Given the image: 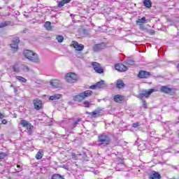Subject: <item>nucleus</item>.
<instances>
[{
    "instance_id": "obj_1",
    "label": "nucleus",
    "mask_w": 179,
    "mask_h": 179,
    "mask_svg": "<svg viewBox=\"0 0 179 179\" xmlns=\"http://www.w3.org/2000/svg\"><path fill=\"white\" fill-rule=\"evenodd\" d=\"M98 142L100 145L104 146V148H107L111 143V137L106 133H102L98 136Z\"/></svg>"
},
{
    "instance_id": "obj_2",
    "label": "nucleus",
    "mask_w": 179,
    "mask_h": 179,
    "mask_svg": "<svg viewBox=\"0 0 179 179\" xmlns=\"http://www.w3.org/2000/svg\"><path fill=\"white\" fill-rule=\"evenodd\" d=\"M23 55H24L25 58L31 61V62H36V64L40 62V59L38 58V55L37 53L33 52L30 50H26L24 51Z\"/></svg>"
},
{
    "instance_id": "obj_3",
    "label": "nucleus",
    "mask_w": 179,
    "mask_h": 179,
    "mask_svg": "<svg viewBox=\"0 0 179 179\" xmlns=\"http://www.w3.org/2000/svg\"><path fill=\"white\" fill-rule=\"evenodd\" d=\"M93 94V91L89 90L83 92H81L73 96V101H77V103H82L83 100L87 99V97H90Z\"/></svg>"
},
{
    "instance_id": "obj_4",
    "label": "nucleus",
    "mask_w": 179,
    "mask_h": 179,
    "mask_svg": "<svg viewBox=\"0 0 179 179\" xmlns=\"http://www.w3.org/2000/svg\"><path fill=\"white\" fill-rule=\"evenodd\" d=\"M20 125H21L22 128H26L28 135H31V134H33L34 126H33L31 123L29 122V121L26 120H21L20 122Z\"/></svg>"
},
{
    "instance_id": "obj_5",
    "label": "nucleus",
    "mask_w": 179,
    "mask_h": 179,
    "mask_svg": "<svg viewBox=\"0 0 179 179\" xmlns=\"http://www.w3.org/2000/svg\"><path fill=\"white\" fill-rule=\"evenodd\" d=\"M64 79L66 80V82H68V83H76V81L79 79V77H78L76 73L69 72L65 75Z\"/></svg>"
},
{
    "instance_id": "obj_6",
    "label": "nucleus",
    "mask_w": 179,
    "mask_h": 179,
    "mask_svg": "<svg viewBox=\"0 0 179 179\" xmlns=\"http://www.w3.org/2000/svg\"><path fill=\"white\" fill-rule=\"evenodd\" d=\"M19 43H20L19 36L13 38L10 47L14 50V52H16L19 50Z\"/></svg>"
},
{
    "instance_id": "obj_7",
    "label": "nucleus",
    "mask_w": 179,
    "mask_h": 179,
    "mask_svg": "<svg viewBox=\"0 0 179 179\" xmlns=\"http://www.w3.org/2000/svg\"><path fill=\"white\" fill-rule=\"evenodd\" d=\"M91 64L92 65L94 71H95L96 73H104V69H103L101 64L96 62H92Z\"/></svg>"
},
{
    "instance_id": "obj_8",
    "label": "nucleus",
    "mask_w": 179,
    "mask_h": 179,
    "mask_svg": "<svg viewBox=\"0 0 179 179\" xmlns=\"http://www.w3.org/2000/svg\"><path fill=\"white\" fill-rule=\"evenodd\" d=\"M103 87H106V83L103 80L97 82L94 85L90 86V89H91L92 90H96L97 89H103Z\"/></svg>"
},
{
    "instance_id": "obj_9",
    "label": "nucleus",
    "mask_w": 179,
    "mask_h": 179,
    "mask_svg": "<svg viewBox=\"0 0 179 179\" xmlns=\"http://www.w3.org/2000/svg\"><path fill=\"white\" fill-rule=\"evenodd\" d=\"M156 90L155 89H150L149 90H143L142 92L139 94L141 99H148L152 94V93H155Z\"/></svg>"
},
{
    "instance_id": "obj_10",
    "label": "nucleus",
    "mask_w": 179,
    "mask_h": 179,
    "mask_svg": "<svg viewBox=\"0 0 179 179\" xmlns=\"http://www.w3.org/2000/svg\"><path fill=\"white\" fill-rule=\"evenodd\" d=\"M33 103H34V107L35 110H38L43 108V101H41L40 99L38 98L34 99L33 101Z\"/></svg>"
},
{
    "instance_id": "obj_11",
    "label": "nucleus",
    "mask_w": 179,
    "mask_h": 179,
    "mask_svg": "<svg viewBox=\"0 0 179 179\" xmlns=\"http://www.w3.org/2000/svg\"><path fill=\"white\" fill-rule=\"evenodd\" d=\"M73 47L75 48L76 51H83L85 50V45L82 43H79L76 41H72Z\"/></svg>"
},
{
    "instance_id": "obj_12",
    "label": "nucleus",
    "mask_w": 179,
    "mask_h": 179,
    "mask_svg": "<svg viewBox=\"0 0 179 179\" xmlns=\"http://www.w3.org/2000/svg\"><path fill=\"white\" fill-rule=\"evenodd\" d=\"M105 48H106V44L102 42L101 43L95 44L93 46V51H94L95 52H97L99 51H101V50H104Z\"/></svg>"
},
{
    "instance_id": "obj_13",
    "label": "nucleus",
    "mask_w": 179,
    "mask_h": 179,
    "mask_svg": "<svg viewBox=\"0 0 179 179\" xmlns=\"http://www.w3.org/2000/svg\"><path fill=\"white\" fill-rule=\"evenodd\" d=\"M136 24H138V26H140V30H145V27L142 25L145 24V23H146V17H143L142 18H138L136 21Z\"/></svg>"
},
{
    "instance_id": "obj_14",
    "label": "nucleus",
    "mask_w": 179,
    "mask_h": 179,
    "mask_svg": "<svg viewBox=\"0 0 179 179\" xmlns=\"http://www.w3.org/2000/svg\"><path fill=\"white\" fill-rule=\"evenodd\" d=\"M150 76V73L149 71H145L143 70H141L139 71L138 74V78H140V79H148Z\"/></svg>"
},
{
    "instance_id": "obj_15",
    "label": "nucleus",
    "mask_w": 179,
    "mask_h": 179,
    "mask_svg": "<svg viewBox=\"0 0 179 179\" xmlns=\"http://www.w3.org/2000/svg\"><path fill=\"white\" fill-rule=\"evenodd\" d=\"M50 85L55 89H58L61 87V81L58 79H52L50 81Z\"/></svg>"
},
{
    "instance_id": "obj_16",
    "label": "nucleus",
    "mask_w": 179,
    "mask_h": 179,
    "mask_svg": "<svg viewBox=\"0 0 179 179\" xmlns=\"http://www.w3.org/2000/svg\"><path fill=\"white\" fill-rule=\"evenodd\" d=\"M86 114L88 115H90V118H98V117H100L101 115V112L99 110H95L92 112H86Z\"/></svg>"
},
{
    "instance_id": "obj_17",
    "label": "nucleus",
    "mask_w": 179,
    "mask_h": 179,
    "mask_svg": "<svg viewBox=\"0 0 179 179\" xmlns=\"http://www.w3.org/2000/svg\"><path fill=\"white\" fill-rule=\"evenodd\" d=\"M115 68L116 71H118L119 72H125V71H128V67L122 64H115Z\"/></svg>"
},
{
    "instance_id": "obj_18",
    "label": "nucleus",
    "mask_w": 179,
    "mask_h": 179,
    "mask_svg": "<svg viewBox=\"0 0 179 179\" xmlns=\"http://www.w3.org/2000/svg\"><path fill=\"white\" fill-rule=\"evenodd\" d=\"M161 92H162V93H166L168 94H174V90L167 86H162L161 87Z\"/></svg>"
},
{
    "instance_id": "obj_19",
    "label": "nucleus",
    "mask_w": 179,
    "mask_h": 179,
    "mask_svg": "<svg viewBox=\"0 0 179 179\" xmlns=\"http://www.w3.org/2000/svg\"><path fill=\"white\" fill-rule=\"evenodd\" d=\"M113 100L115 103H122L125 101V96L122 94H117L113 96Z\"/></svg>"
},
{
    "instance_id": "obj_20",
    "label": "nucleus",
    "mask_w": 179,
    "mask_h": 179,
    "mask_svg": "<svg viewBox=\"0 0 179 179\" xmlns=\"http://www.w3.org/2000/svg\"><path fill=\"white\" fill-rule=\"evenodd\" d=\"M115 86L117 89H124V87H125V83H124V81H122V80L119 79L116 81Z\"/></svg>"
},
{
    "instance_id": "obj_21",
    "label": "nucleus",
    "mask_w": 179,
    "mask_h": 179,
    "mask_svg": "<svg viewBox=\"0 0 179 179\" xmlns=\"http://www.w3.org/2000/svg\"><path fill=\"white\" fill-rule=\"evenodd\" d=\"M59 99H62V94H55L49 97V100L51 101H54V100H59Z\"/></svg>"
},
{
    "instance_id": "obj_22",
    "label": "nucleus",
    "mask_w": 179,
    "mask_h": 179,
    "mask_svg": "<svg viewBox=\"0 0 179 179\" xmlns=\"http://www.w3.org/2000/svg\"><path fill=\"white\" fill-rule=\"evenodd\" d=\"M43 156H44V150H39L38 152L36 153L35 157L36 160H41V159H43Z\"/></svg>"
},
{
    "instance_id": "obj_23",
    "label": "nucleus",
    "mask_w": 179,
    "mask_h": 179,
    "mask_svg": "<svg viewBox=\"0 0 179 179\" xmlns=\"http://www.w3.org/2000/svg\"><path fill=\"white\" fill-rule=\"evenodd\" d=\"M44 27L48 31H51L52 30V25H51V22L46 21L44 24Z\"/></svg>"
},
{
    "instance_id": "obj_24",
    "label": "nucleus",
    "mask_w": 179,
    "mask_h": 179,
    "mask_svg": "<svg viewBox=\"0 0 179 179\" xmlns=\"http://www.w3.org/2000/svg\"><path fill=\"white\" fill-rule=\"evenodd\" d=\"M51 179H65V178L59 173H55L52 176Z\"/></svg>"
},
{
    "instance_id": "obj_25",
    "label": "nucleus",
    "mask_w": 179,
    "mask_h": 179,
    "mask_svg": "<svg viewBox=\"0 0 179 179\" xmlns=\"http://www.w3.org/2000/svg\"><path fill=\"white\" fill-rule=\"evenodd\" d=\"M143 3L145 8H152V1L150 0H144Z\"/></svg>"
},
{
    "instance_id": "obj_26",
    "label": "nucleus",
    "mask_w": 179,
    "mask_h": 179,
    "mask_svg": "<svg viewBox=\"0 0 179 179\" xmlns=\"http://www.w3.org/2000/svg\"><path fill=\"white\" fill-rule=\"evenodd\" d=\"M10 24V21H5L3 22L0 23V29H3V27H6V26H9Z\"/></svg>"
},
{
    "instance_id": "obj_27",
    "label": "nucleus",
    "mask_w": 179,
    "mask_h": 179,
    "mask_svg": "<svg viewBox=\"0 0 179 179\" xmlns=\"http://www.w3.org/2000/svg\"><path fill=\"white\" fill-rule=\"evenodd\" d=\"M15 78L17 79V80H19L20 82H22V83H26V82H27V80L26 78L20 76H17Z\"/></svg>"
},
{
    "instance_id": "obj_28",
    "label": "nucleus",
    "mask_w": 179,
    "mask_h": 179,
    "mask_svg": "<svg viewBox=\"0 0 179 179\" xmlns=\"http://www.w3.org/2000/svg\"><path fill=\"white\" fill-rule=\"evenodd\" d=\"M150 179H157V172L152 171L150 175Z\"/></svg>"
},
{
    "instance_id": "obj_29",
    "label": "nucleus",
    "mask_w": 179,
    "mask_h": 179,
    "mask_svg": "<svg viewBox=\"0 0 179 179\" xmlns=\"http://www.w3.org/2000/svg\"><path fill=\"white\" fill-rule=\"evenodd\" d=\"M56 39L57 40L58 43H62L64 41V36L61 35H57L56 36Z\"/></svg>"
},
{
    "instance_id": "obj_30",
    "label": "nucleus",
    "mask_w": 179,
    "mask_h": 179,
    "mask_svg": "<svg viewBox=\"0 0 179 179\" xmlns=\"http://www.w3.org/2000/svg\"><path fill=\"white\" fill-rule=\"evenodd\" d=\"M8 156V154L3 152H0V160H3L5 157Z\"/></svg>"
},
{
    "instance_id": "obj_31",
    "label": "nucleus",
    "mask_w": 179,
    "mask_h": 179,
    "mask_svg": "<svg viewBox=\"0 0 179 179\" xmlns=\"http://www.w3.org/2000/svg\"><path fill=\"white\" fill-rule=\"evenodd\" d=\"M22 71H24L25 72H29V71H30V69L29 68V66H27V65L22 64Z\"/></svg>"
},
{
    "instance_id": "obj_32",
    "label": "nucleus",
    "mask_w": 179,
    "mask_h": 179,
    "mask_svg": "<svg viewBox=\"0 0 179 179\" xmlns=\"http://www.w3.org/2000/svg\"><path fill=\"white\" fill-rule=\"evenodd\" d=\"M90 101H85L84 102H83V105H84V107L85 108H89V107H90Z\"/></svg>"
},
{
    "instance_id": "obj_33",
    "label": "nucleus",
    "mask_w": 179,
    "mask_h": 179,
    "mask_svg": "<svg viewBox=\"0 0 179 179\" xmlns=\"http://www.w3.org/2000/svg\"><path fill=\"white\" fill-rule=\"evenodd\" d=\"M66 4V3L64 1V0H62L60 1H59L57 6L58 8H62V6H64Z\"/></svg>"
},
{
    "instance_id": "obj_34",
    "label": "nucleus",
    "mask_w": 179,
    "mask_h": 179,
    "mask_svg": "<svg viewBox=\"0 0 179 179\" xmlns=\"http://www.w3.org/2000/svg\"><path fill=\"white\" fill-rule=\"evenodd\" d=\"M81 121H82V120H80V119H77L76 121H75V122L73 123V128L76 127V125H78V124H79V122H80Z\"/></svg>"
},
{
    "instance_id": "obj_35",
    "label": "nucleus",
    "mask_w": 179,
    "mask_h": 179,
    "mask_svg": "<svg viewBox=\"0 0 179 179\" xmlns=\"http://www.w3.org/2000/svg\"><path fill=\"white\" fill-rule=\"evenodd\" d=\"M13 72H17V73H19V72H20V70H19V69L17 68V64H15V65L13 66Z\"/></svg>"
},
{
    "instance_id": "obj_36",
    "label": "nucleus",
    "mask_w": 179,
    "mask_h": 179,
    "mask_svg": "<svg viewBox=\"0 0 179 179\" xmlns=\"http://www.w3.org/2000/svg\"><path fill=\"white\" fill-rule=\"evenodd\" d=\"M141 124L139 123V122H136L135 123H133L132 127L133 128H138V127H140Z\"/></svg>"
},
{
    "instance_id": "obj_37",
    "label": "nucleus",
    "mask_w": 179,
    "mask_h": 179,
    "mask_svg": "<svg viewBox=\"0 0 179 179\" xmlns=\"http://www.w3.org/2000/svg\"><path fill=\"white\" fill-rule=\"evenodd\" d=\"M143 108H148V104L146 103V101H143Z\"/></svg>"
},
{
    "instance_id": "obj_38",
    "label": "nucleus",
    "mask_w": 179,
    "mask_h": 179,
    "mask_svg": "<svg viewBox=\"0 0 179 179\" xmlns=\"http://www.w3.org/2000/svg\"><path fill=\"white\" fill-rule=\"evenodd\" d=\"M1 124H3V125H6V124H8V121L4 119L1 121Z\"/></svg>"
},
{
    "instance_id": "obj_39",
    "label": "nucleus",
    "mask_w": 179,
    "mask_h": 179,
    "mask_svg": "<svg viewBox=\"0 0 179 179\" xmlns=\"http://www.w3.org/2000/svg\"><path fill=\"white\" fill-rule=\"evenodd\" d=\"M76 157H78V155L76 154H75V153H73L72 154V158L73 159H76Z\"/></svg>"
},
{
    "instance_id": "obj_40",
    "label": "nucleus",
    "mask_w": 179,
    "mask_h": 179,
    "mask_svg": "<svg viewBox=\"0 0 179 179\" xmlns=\"http://www.w3.org/2000/svg\"><path fill=\"white\" fill-rule=\"evenodd\" d=\"M64 3H69V2H71V1L72 0H63Z\"/></svg>"
},
{
    "instance_id": "obj_41",
    "label": "nucleus",
    "mask_w": 179,
    "mask_h": 179,
    "mask_svg": "<svg viewBox=\"0 0 179 179\" xmlns=\"http://www.w3.org/2000/svg\"><path fill=\"white\" fill-rule=\"evenodd\" d=\"M5 117V115H3V114L0 113V120H2V118H3Z\"/></svg>"
},
{
    "instance_id": "obj_42",
    "label": "nucleus",
    "mask_w": 179,
    "mask_h": 179,
    "mask_svg": "<svg viewBox=\"0 0 179 179\" xmlns=\"http://www.w3.org/2000/svg\"><path fill=\"white\" fill-rule=\"evenodd\" d=\"M162 178V176H160V173H157V179Z\"/></svg>"
},
{
    "instance_id": "obj_43",
    "label": "nucleus",
    "mask_w": 179,
    "mask_h": 179,
    "mask_svg": "<svg viewBox=\"0 0 179 179\" xmlns=\"http://www.w3.org/2000/svg\"><path fill=\"white\" fill-rule=\"evenodd\" d=\"M14 92L17 93V90L16 89V87L14 88Z\"/></svg>"
},
{
    "instance_id": "obj_44",
    "label": "nucleus",
    "mask_w": 179,
    "mask_h": 179,
    "mask_svg": "<svg viewBox=\"0 0 179 179\" xmlns=\"http://www.w3.org/2000/svg\"><path fill=\"white\" fill-rule=\"evenodd\" d=\"M163 151L162 150H158V153H162Z\"/></svg>"
},
{
    "instance_id": "obj_45",
    "label": "nucleus",
    "mask_w": 179,
    "mask_h": 179,
    "mask_svg": "<svg viewBox=\"0 0 179 179\" xmlns=\"http://www.w3.org/2000/svg\"><path fill=\"white\" fill-rule=\"evenodd\" d=\"M17 169H20V165H17Z\"/></svg>"
},
{
    "instance_id": "obj_46",
    "label": "nucleus",
    "mask_w": 179,
    "mask_h": 179,
    "mask_svg": "<svg viewBox=\"0 0 179 179\" xmlns=\"http://www.w3.org/2000/svg\"><path fill=\"white\" fill-rule=\"evenodd\" d=\"M178 71H179V63H178Z\"/></svg>"
},
{
    "instance_id": "obj_47",
    "label": "nucleus",
    "mask_w": 179,
    "mask_h": 179,
    "mask_svg": "<svg viewBox=\"0 0 179 179\" xmlns=\"http://www.w3.org/2000/svg\"><path fill=\"white\" fill-rule=\"evenodd\" d=\"M0 129H1V126H0Z\"/></svg>"
}]
</instances>
